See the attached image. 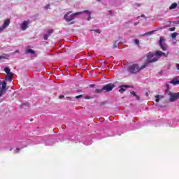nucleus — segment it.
<instances>
[{"mask_svg":"<svg viewBox=\"0 0 179 179\" xmlns=\"http://www.w3.org/2000/svg\"><path fill=\"white\" fill-rule=\"evenodd\" d=\"M25 54L28 55H31V57H36V51L33 50L30 48H27L25 50Z\"/></svg>","mask_w":179,"mask_h":179,"instance_id":"nucleus-7","label":"nucleus"},{"mask_svg":"<svg viewBox=\"0 0 179 179\" xmlns=\"http://www.w3.org/2000/svg\"><path fill=\"white\" fill-rule=\"evenodd\" d=\"M176 8H177V3H173L170 6L169 9H176Z\"/></svg>","mask_w":179,"mask_h":179,"instance_id":"nucleus-16","label":"nucleus"},{"mask_svg":"<svg viewBox=\"0 0 179 179\" xmlns=\"http://www.w3.org/2000/svg\"><path fill=\"white\" fill-rule=\"evenodd\" d=\"M171 37L172 38H176L177 37V33L176 32H174L171 34Z\"/></svg>","mask_w":179,"mask_h":179,"instance_id":"nucleus-21","label":"nucleus"},{"mask_svg":"<svg viewBox=\"0 0 179 179\" xmlns=\"http://www.w3.org/2000/svg\"><path fill=\"white\" fill-rule=\"evenodd\" d=\"M79 15H82V13H72V11H69L64 15V17L66 22H72V20H73L76 16H79Z\"/></svg>","mask_w":179,"mask_h":179,"instance_id":"nucleus-3","label":"nucleus"},{"mask_svg":"<svg viewBox=\"0 0 179 179\" xmlns=\"http://www.w3.org/2000/svg\"><path fill=\"white\" fill-rule=\"evenodd\" d=\"M59 99H64V96L61 95V96H59Z\"/></svg>","mask_w":179,"mask_h":179,"instance_id":"nucleus-34","label":"nucleus"},{"mask_svg":"<svg viewBox=\"0 0 179 179\" xmlns=\"http://www.w3.org/2000/svg\"><path fill=\"white\" fill-rule=\"evenodd\" d=\"M78 13H88V15L90 13V11L89 10H85L84 11L78 12Z\"/></svg>","mask_w":179,"mask_h":179,"instance_id":"nucleus-20","label":"nucleus"},{"mask_svg":"<svg viewBox=\"0 0 179 179\" xmlns=\"http://www.w3.org/2000/svg\"><path fill=\"white\" fill-rule=\"evenodd\" d=\"M159 45H164V44H166V38H164L163 36H161L159 38Z\"/></svg>","mask_w":179,"mask_h":179,"instance_id":"nucleus-12","label":"nucleus"},{"mask_svg":"<svg viewBox=\"0 0 179 179\" xmlns=\"http://www.w3.org/2000/svg\"><path fill=\"white\" fill-rule=\"evenodd\" d=\"M113 50L115 49V48H117V45H113Z\"/></svg>","mask_w":179,"mask_h":179,"instance_id":"nucleus-32","label":"nucleus"},{"mask_svg":"<svg viewBox=\"0 0 179 179\" xmlns=\"http://www.w3.org/2000/svg\"><path fill=\"white\" fill-rule=\"evenodd\" d=\"M141 17H145L146 18V17L145 16L144 14L141 15Z\"/></svg>","mask_w":179,"mask_h":179,"instance_id":"nucleus-33","label":"nucleus"},{"mask_svg":"<svg viewBox=\"0 0 179 179\" xmlns=\"http://www.w3.org/2000/svg\"><path fill=\"white\" fill-rule=\"evenodd\" d=\"M114 87H115V85L114 84L110 83L108 85H105L103 87V90H105V92H111V90H113Z\"/></svg>","mask_w":179,"mask_h":179,"instance_id":"nucleus-6","label":"nucleus"},{"mask_svg":"<svg viewBox=\"0 0 179 179\" xmlns=\"http://www.w3.org/2000/svg\"><path fill=\"white\" fill-rule=\"evenodd\" d=\"M103 88L101 89V90H100V89H96L95 90V92H96V93H101V92H103Z\"/></svg>","mask_w":179,"mask_h":179,"instance_id":"nucleus-22","label":"nucleus"},{"mask_svg":"<svg viewBox=\"0 0 179 179\" xmlns=\"http://www.w3.org/2000/svg\"><path fill=\"white\" fill-rule=\"evenodd\" d=\"M27 27H29V22L25 20L21 24V29L22 30H26Z\"/></svg>","mask_w":179,"mask_h":179,"instance_id":"nucleus-10","label":"nucleus"},{"mask_svg":"<svg viewBox=\"0 0 179 179\" xmlns=\"http://www.w3.org/2000/svg\"><path fill=\"white\" fill-rule=\"evenodd\" d=\"M155 33V31H151L149 32H146L145 34H143V36H151V34H153Z\"/></svg>","mask_w":179,"mask_h":179,"instance_id":"nucleus-18","label":"nucleus"},{"mask_svg":"<svg viewBox=\"0 0 179 179\" xmlns=\"http://www.w3.org/2000/svg\"><path fill=\"white\" fill-rule=\"evenodd\" d=\"M169 96V101L172 103L174 101H176V100H178L179 99V92L177 93H173L170 92H167Z\"/></svg>","mask_w":179,"mask_h":179,"instance_id":"nucleus-5","label":"nucleus"},{"mask_svg":"<svg viewBox=\"0 0 179 179\" xmlns=\"http://www.w3.org/2000/svg\"><path fill=\"white\" fill-rule=\"evenodd\" d=\"M4 72H6V73H7V75H9V73H10V69L8 67H6L4 69Z\"/></svg>","mask_w":179,"mask_h":179,"instance_id":"nucleus-17","label":"nucleus"},{"mask_svg":"<svg viewBox=\"0 0 179 179\" xmlns=\"http://www.w3.org/2000/svg\"><path fill=\"white\" fill-rule=\"evenodd\" d=\"M161 48H162V50H167V46H166V45H162V46H161Z\"/></svg>","mask_w":179,"mask_h":179,"instance_id":"nucleus-24","label":"nucleus"},{"mask_svg":"<svg viewBox=\"0 0 179 179\" xmlns=\"http://www.w3.org/2000/svg\"><path fill=\"white\" fill-rule=\"evenodd\" d=\"M83 97V95H78L76 96V99H82Z\"/></svg>","mask_w":179,"mask_h":179,"instance_id":"nucleus-27","label":"nucleus"},{"mask_svg":"<svg viewBox=\"0 0 179 179\" xmlns=\"http://www.w3.org/2000/svg\"><path fill=\"white\" fill-rule=\"evenodd\" d=\"M9 24H10V20L6 19L4 21L3 26L0 27V30H1V31H3V30L5 29H6V27H8V26H9Z\"/></svg>","mask_w":179,"mask_h":179,"instance_id":"nucleus-8","label":"nucleus"},{"mask_svg":"<svg viewBox=\"0 0 179 179\" xmlns=\"http://www.w3.org/2000/svg\"><path fill=\"white\" fill-rule=\"evenodd\" d=\"M170 83H171V85H179V80H172L170 81Z\"/></svg>","mask_w":179,"mask_h":179,"instance_id":"nucleus-15","label":"nucleus"},{"mask_svg":"<svg viewBox=\"0 0 179 179\" xmlns=\"http://www.w3.org/2000/svg\"><path fill=\"white\" fill-rule=\"evenodd\" d=\"M20 150V148H16V150H15V153H19Z\"/></svg>","mask_w":179,"mask_h":179,"instance_id":"nucleus-28","label":"nucleus"},{"mask_svg":"<svg viewBox=\"0 0 179 179\" xmlns=\"http://www.w3.org/2000/svg\"><path fill=\"white\" fill-rule=\"evenodd\" d=\"M145 96H149V94H148V92H146Z\"/></svg>","mask_w":179,"mask_h":179,"instance_id":"nucleus-36","label":"nucleus"},{"mask_svg":"<svg viewBox=\"0 0 179 179\" xmlns=\"http://www.w3.org/2000/svg\"><path fill=\"white\" fill-rule=\"evenodd\" d=\"M13 77V73L7 74L6 77V80H7V82H12Z\"/></svg>","mask_w":179,"mask_h":179,"instance_id":"nucleus-13","label":"nucleus"},{"mask_svg":"<svg viewBox=\"0 0 179 179\" xmlns=\"http://www.w3.org/2000/svg\"><path fill=\"white\" fill-rule=\"evenodd\" d=\"M155 101L156 103H159L161 99H164V96L163 95H157L155 96Z\"/></svg>","mask_w":179,"mask_h":179,"instance_id":"nucleus-14","label":"nucleus"},{"mask_svg":"<svg viewBox=\"0 0 179 179\" xmlns=\"http://www.w3.org/2000/svg\"><path fill=\"white\" fill-rule=\"evenodd\" d=\"M134 43H135V44H136L138 45L139 44V40L135 39Z\"/></svg>","mask_w":179,"mask_h":179,"instance_id":"nucleus-25","label":"nucleus"},{"mask_svg":"<svg viewBox=\"0 0 179 179\" xmlns=\"http://www.w3.org/2000/svg\"><path fill=\"white\" fill-rule=\"evenodd\" d=\"M162 57H167V55H166V53L160 50H157L155 52H150L147 55V62L149 64H152V62H156L157 61H159Z\"/></svg>","mask_w":179,"mask_h":179,"instance_id":"nucleus-1","label":"nucleus"},{"mask_svg":"<svg viewBox=\"0 0 179 179\" xmlns=\"http://www.w3.org/2000/svg\"><path fill=\"white\" fill-rule=\"evenodd\" d=\"M90 19H92V15H90V14L88 15V19H87L88 22H90Z\"/></svg>","mask_w":179,"mask_h":179,"instance_id":"nucleus-29","label":"nucleus"},{"mask_svg":"<svg viewBox=\"0 0 179 179\" xmlns=\"http://www.w3.org/2000/svg\"><path fill=\"white\" fill-rule=\"evenodd\" d=\"M50 8V4H48L46 6H45V8L46 9H48Z\"/></svg>","mask_w":179,"mask_h":179,"instance_id":"nucleus-31","label":"nucleus"},{"mask_svg":"<svg viewBox=\"0 0 179 179\" xmlns=\"http://www.w3.org/2000/svg\"><path fill=\"white\" fill-rule=\"evenodd\" d=\"M178 3H179V2H178Z\"/></svg>","mask_w":179,"mask_h":179,"instance_id":"nucleus-38","label":"nucleus"},{"mask_svg":"<svg viewBox=\"0 0 179 179\" xmlns=\"http://www.w3.org/2000/svg\"><path fill=\"white\" fill-rule=\"evenodd\" d=\"M101 104H104L103 103H102Z\"/></svg>","mask_w":179,"mask_h":179,"instance_id":"nucleus-37","label":"nucleus"},{"mask_svg":"<svg viewBox=\"0 0 179 179\" xmlns=\"http://www.w3.org/2000/svg\"><path fill=\"white\" fill-rule=\"evenodd\" d=\"M130 93L131 94H132V96H134V97H136L137 99H139V97L136 96V93L135 92L133 91V92H131Z\"/></svg>","mask_w":179,"mask_h":179,"instance_id":"nucleus-19","label":"nucleus"},{"mask_svg":"<svg viewBox=\"0 0 179 179\" xmlns=\"http://www.w3.org/2000/svg\"><path fill=\"white\" fill-rule=\"evenodd\" d=\"M119 87H120V90H119L120 93H124V92H125V90H127V89H128V87H129V85H121Z\"/></svg>","mask_w":179,"mask_h":179,"instance_id":"nucleus-11","label":"nucleus"},{"mask_svg":"<svg viewBox=\"0 0 179 179\" xmlns=\"http://www.w3.org/2000/svg\"><path fill=\"white\" fill-rule=\"evenodd\" d=\"M6 58H8L6 57V55H1V56H0V59H6Z\"/></svg>","mask_w":179,"mask_h":179,"instance_id":"nucleus-23","label":"nucleus"},{"mask_svg":"<svg viewBox=\"0 0 179 179\" xmlns=\"http://www.w3.org/2000/svg\"><path fill=\"white\" fill-rule=\"evenodd\" d=\"M146 66H148L147 63H145V64H143L141 66H139L138 64H134L129 66L128 71L130 73H138V72H141V71H142V69H145V68Z\"/></svg>","mask_w":179,"mask_h":179,"instance_id":"nucleus-2","label":"nucleus"},{"mask_svg":"<svg viewBox=\"0 0 179 179\" xmlns=\"http://www.w3.org/2000/svg\"><path fill=\"white\" fill-rule=\"evenodd\" d=\"M94 31H95V33H99V34H100V30H99V29L94 30Z\"/></svg>","mask_w":179,"mask_h":179,"instance_id":"nucleus-30","label":"nucleus"},{"mask_svg":"<svg viewBox=\"0 0 179 179\" xmlns=\"http://www.w3.org/2000/svg\"><path fill=\"white\" fill-rule=\"evenodd\" d=\"M6 85V81L0 80V97H2V96H3V94H6V92H8Z\"/></svg>","mask_w":179,"mask_h":179,"instance_id":"nucleus-4","label":"nucleus"},{"mask_svg":"<svg viewBox=\"0 0 179 179\" xmlns=\"http://www.w3.org/2000/svg\"><path fill=\"white\" fill-rule=\"evenodd\" d=\"M104 62H101V65H104Z\"/></svg>","mask_w":179,"mask_h":179,"instance_id":"nucleus-35","label":"nucleus"},{"mask_svg":"<svg viewBox=\"0 0 179 179\" xmlns=\"http://www.w3.org/2000/svg\"><path fill=\"white\" fill-rule=\"evenodd\" d=\"M54 29H48L47 34L43 35L44 40H48V37H51L52 36V33H54Z\"/></svg>","mask_w":179,"mask_h":179,"instance_id":"nucleus-9","label":"nucleus"},{"mask_svg":"<svg viewBox=\"0 0 179 179\" xmlns=\"http://www.w3.org/2000/svg\"><path fill=\"white\" fill-rule=\"evenodd\" d=\"M176 30V27L169 28V31H174Z\"/></svg>","mask_w":179,"mask_h":179,"instance_id":"nucleus-26","label":"nucleus"}]
</instances>
